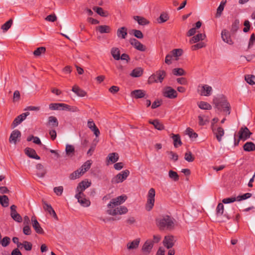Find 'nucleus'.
<instances>
[{
  "label": "nucleus",
  "mask_w": 255,
  "mask_h": 255,
  "mask_svg": "<svg viewBox=\"0 0 255 255\" xmlns=\"http://www.w3.org/2000/svg\"><path fill=\"white\" fill-rule=\"evenodd\" d=\"M127 199V196L123 195L112 199L107 205V213L112 216L126 214L128 212V208L124 206H119L125 202Z\"/></svg>",
  "instance_id": "1"
},
{
  "label": "nucleus",
  "mask_w": 255,
  "mask_h": 255,
  "mask_svg": "<svg viewBox=\"0 0 255 255\" xmlns=\"http://www.w3.org/2000/svg\"><path fill=\"white\" fill-rule=\"evenodd\" d=\"M174 220L170 216L162 215L155 219V223L160 230H171L174 227Z\"/></svg>",
  "instance_id": "2"
},
{
  "label": "nucleus",
  "mask_w": 255,
  "mask_h": 255,
  "mask_svg": "<svg viewBox=\"0 0 255 255\" xmlns=\"http://www.w3.org/2000/svg\"><path fill=\"white\" fill-rule=\"evenodd\" d=\"M215 107L220 111H223L227 115H230L231 107L228 102L227 98L223 95L215 97L213 99Z\"/></svg>",
  "instance_id": "3"
},
{
  "label": "nucleus",
  "mask_w": 255,
  "mask_h": 255,
  "mask_svg": "<svg viewBox=\"0 0 255 255\" xmlns=\"http://www.w3.org/2000/svg\"><path fill=\"white\" fill-rule=\"evenodd\" d=\"M166 76V72L164 70H159L156 72L155 74L151 75L148 80L149 84L153 83H157L158 82H162L163 80Z\"/></svg>",
  "instance_id": "4"
},
{
  "label": "nucleus",
  "mask_w": 255,
  "mask_h": 255,
  "mask_svg": "<svg viewBox=\"0 0 255 255\" xmlns=\"http://www.w3.org/2000/svg\"><path fill=\"white\" fill-rule=\"evenodd\" d=\"M155 191L154 189L151 188L149 189L147 194V199L145 205V209L150 211L153 207L155 202Z\"/></svg>",
  "instance_id": "5"
},
{
  "label": "nucleus",
  "mask_w": 255,
  "mask_h": 255,
  "mask_svg": "<svg viewBox=\"0 0 255 255\" xmlns=\"http://www.w3.org/2000/svg\"><path fill=\"white\" fill-rule=\"evenodd\" d=\"M129 171L128 169L123 170L114 177L111 180L113 184L122 183L125 181L129 175Z\"/></svg>",
  "instance_id": "6"
},
{
  "label": "nucleus",
  "mask_w": 255,
  "mask_h": 255,
  "mask_svg": "<svg viewBox=\"0 0 255 255\" xmlns=\"http://www.w3.org/2000/svg\"><path fill=\"white\" fill-rule=\"evenodd\" d=\"M238 134L239 139L237 142H235V144L236 145L239 144L240 139L245 140L248 139L252 134V132L250 131L248 128L245 127L240 128Z\"/></svg>",
  "instance_id": "7"
},
{
  "label": "nucleus",
  "mask_w": 255,
  "mask_h": 255,
  "mask_svg": "<svg viewBox=\"0 0 255 255\" xmlns=\"http://www.w3.org/2000/svg\"><path fill=\"white\" fill-rule=\"evenodd\" d=\"M91 185V182L90 181H88V180H83L80 182L76 188V192L77 193L76 194L79 195H83L84 194L83 192L86 189L90 187Z\"/></svg>",
  "instance_id": "8"
},
{
  "label": "nucleus",
  "mask_w": 255,
  "mask_h": 255,
  "mask_svg": "<svg viewBox=\"0 0 255 255\" xmlns=\"http://www.w3.org/2000/svg\"><path fill=\"white\" fill-rule=\"evenodd\" d=\"M211 128L217 140L219 142L221 141L222 137L224 135V129L221 127H217L215 125H213V124L211 126Z\"/></svg>",
  "instance_id": "9"
},
{
  "label": "nucleus",
  "mask_w": 255,
  "mask_h": 255,
  "mask_svg": "<svg viewBox=\"0 0 255 255\" xmlns=\"http://www.w3.org/2000/svg\"><path fill=\"white\" fill-rule=\"evenodd\" d=\"M163 95L165 97L169 99H174L177 97V93L174 89L168 86L164 89Z\"/></svg>",
  "instance_id": "10"
},
{
  "label": "nucleus",
  "mask_w": 255,
  "mask_h": 255,
  "mask_svg": "<svg viewBox=\"0 0 255 255\" xmlns=\"http://www.w3.org/2000/svg\"><path fill=\"white\" fill-rule=\"evenodd\" d=\"M43 204V208L44 210L48 213L50 215L52 216V217L56 220H58V218L56 215V212L51 206V205L48 204L46 201L43 200L42 201Z\"/></svg>",
  "instance_id": "11"
},
{
  "label": "nucleus",
  "mask_w": 255,
  "mask_h": 255,
  "mask_svg": "<svg viewBox=\"0 0 255 255\" xmlns=\"http://www.w3.org/2000/svg\"><path fill=\"white\" fill-rule=\"evenodd\" d=\"M75 197L78 200V202L80 205L84 207H89L91 204V202L89 200L85 198V195L76 194Z\"/></svg>",
  "instance_id": "12"
},
{
  "label": "nucleus",
  "mask_w": 255,
  "mask_h": 255,
  "mask_svg": "<svg viewBox=\"0 0 255 255\" xmlns=\"http://www.w3.org/2000/svg\"><path fill=\"white\" fill-rule=\"evenodd\" d=\"M21 136V132L18 129L13 130L9 138V142L11 143L16 144L17 141H19V138Z\"/></svg>",
  "instance_id": "13"
},
{
  "label": "nucleus",
  "mask_w": 255,
  "mask_h": 255,
  "mask_svg": "<svg viewBox=\"0 0 255 255\" xmlns=\"http://www.w3.org/2000/svg\"><path fill=\"white\" fill-rule=\"evenodd\" d=\"M29 115V112L22 113V114L17 116L13 121L11 127L13 128L17 126L20 124L23 121H24L26 117Z\"/></svg>",
  "instance_id": "14"
},
{
  "label": "nucleus",
  "mask_w": 255,
  "mask_h": 255,
  "mask_svg": "<svg viewBox=\"0 0 255 255\" xmlns=\"http://www.w3.org/2000/svg\"><path fill=\"white\" fill-rule=\"evenodd\" d=\"M129 43L136 49L139 51H144L146 49L145 46L135 38L130 39Z\"/></svg>",
  "instance_id": "15"
},
{
  "label": "nucleus",
  "mask_w": 255,
  "mask_h": 255,
  "mask_svg": "<svg viewBox=\"0 0 255 255\" xmlns=\"http://www.w3.org/2000/svg\"><path fill=\"white\" fill-rule=\"evenodd\" d=\"M174 238L173 236H168L164 237L163 243L167 249H171L174 245Z\"/></svg>",
  "instance_id": "16"
},
{
  "label": "nucleus",
  "mask_w": 255,
  "mask_h": 255,
  "mask_svg": "<svg viewBox=\"0 0 255 255\" xmlns=\"http://www.w3.org/2000/svg\"><path fill=\"white\" fill-rule=\"evenodd\" d=\"M212 88L208 85H203L201 87L200 95L204 96H209L211 95Z\"/></svg>",
  "instance_id": "17"
},
{
  "label": "nucleus",
  "mask_w": 255,
  "mask_h": 255,
  "mask_svg": "<svg viewBox=\"0 0 255 255\" xmlns=\"http://www.w3.org/2000/svg\"><path fill=\"white\" fill-rule=\"evenodd\" d=\"M31 221L32 223V227L35 230V232L39 234H43L44 231L42 228L40 227V224L38 222L35 216L32 217Z\"/></svg>",
  "instance_id": "18"
},
{
  "label": "nucleus",
  "mask_w": 255,
  "mask_h": 255,
  "mask_svg": "<svg viewBox=\"0 0 255 255\" xmlns=\"http://www.w3.org/2000/svg\"><path fill=\"white\" fill-rule=\"evenodd\" d=\"M46 173V170L44 166L40 163H38L36 165V174L37 177L43 178Z\"/></svg>",
  "instance_id": "19"
},
{
  "label": "nucleus",
  "mask_w": 255,
  "mask_h": 255,
  "mask_svg": "<svg viewBox=\"0 0 255 255\" xmlns=\"http://www.w3.org/2000/svg\"><path fill=\"white\" fill-rule=\"evenodd\" d=\"M221 37L223 40L229 44L232 45L234 42L231 38L229 32L226 29H224L221 32Z\"/></svg>",
  "instance_id": "20"
},
{
  "label": "nucleus",
  "mask_w": 255,
  "mask_h": 255,
  "mask_svg": "<svg viewBox=\"0 0 255 255\" xmlns=\"http://www.w3.org/2000/svg\"><path fill=\"white\" fill-rule=\"evenodd\" d=\"M153 246V244L151 240H147L144 244L142 248V251L143 252L146 254H148Z\"/></svg>",
  "instance_id": "21"
},
{
  "label": "nucleus",
  "mask_w": 255,
  "mask_h": 255,
  "mask_svg": "<svg viewBox=\"0 0 255 255\" xmlns=\"http://www.w3.org/2000/svg\"><path fill=\"white\" fill-rule=\"evenodd\" d=\"M88 127L94 132L95 135L97 137L100 134V132L98 128L96 127L93 121L89 120L87 123Z\"/></svg>",
  "instance_id": "22"
},
{
  "label": "nucleus",
  "mask_w": 255,
  "mask_h": 255,
  "mask_svg": "<svg viewBox=\"0 0 255 255\" xmlns=\"http://www.w3.org/2000/svg\"><path fill=\"white\" fill-rule=\"evenodd\" d=\"M131 97L135 99H139L144 97L146 96L145 91L142 90H135L131 92Z\"/></svg>",
  "instance_id": "23"
},
{
  "label": "nucleus",
  "mask_w": 255,
  "mask_h": 255,
  "mask_svg": "<svg viewBox=\"0 0 255 255\" xmlns=\"http://www.w3.org/2000/svg\"><path fill=\"white\" fill-rule=\"evenodd\" d=\"M25 153L30 158L40 159V157L36 154L35 150L32 148L26 147L25 149Z\"/></svg>",
  "instance_id": "24"
},
{
  "label": "nucleus",
  "mask_w": 255,
  "mask_h": 255,
  "mask_svg": "<svg viewBox=\"0 0 255 255\" xmlns=\"http://www.w3.org/2000/svg\"><path fill=\"white\" fill-rule=\"evenodd\" d=\"M58 121L56 117L50 116L48 119L47 126L51 128H56L58 126Z\"/></svg>",
  "instance_id": "25"
},
{
  "label": "nucleus",
  "mask_w": 255,
  "mask_h": 255,
  "mask_svg": "<svg viewBox=\"0 0 255 255\" xmlns=\"http://www.w3.org/2000/svg\"><path fill=\"white\" fill-rule=\"evenodd\" d=\"M206 37V35L204 34L198 33L195 36L192 37L189 40L190 44L195 43L199 42L200 40H204Z\"/></svg>",
  "instance_id": "26"
},
{
  "label": "nucleus",
  "mask_w": 255,
  "mask_h": 255,
  "mask_svg": "<svg viewBox=\"0 0 255 255\" xmlns=\"http://www.w3.org/2000/svg\"><path fill=\"white\" fill-rule=\"evenodd\" d=\"M72 91L79 97H83L87 95V93L77 85H74L72 87Z\"/></svg>",
  "instance_id": "27"
},
{
  "label": "nucleus",
  "mask_w": 255,
  "mask_h": 255,
  "mask_svg": "<svg viewBox=\"0 0 255 255\" xmlns=\"http://www.w3.org/2000/svg\"><path fill=\"white\" fill-rule=\"evenodd\" d=\"M127 28L126 27H122L118 29L117 34L119 38L125 39L128 35Z\"/></svg>",
  "instance_id": "28"
},
{
  "label": "nucleus",
  "mask_w": 255,
  "mask_h": 255,
  "mask_svg": "<svg viewBox=\"0 0 255 255\" xmlns=\"http://www.w3.org/2000/svg\"><path fill=\"white\" fill-rule=\"evenodd\" d=\"M143 69L141 67H136L132 70L130 76L132 77H139L142 75Z\"/></svg>",
  "instance_id": "29"
},
{
  "label": "nucleus",
  "mask_w": 255,
  "mask_h": 255,
  "mask_svg": "<svg viewBox=\"0 0 255 255\" xmlns=\"http://www.w3.org/2000/svg\"><path fill=\"white\" fill-rule=\"evenodd\" d=\"M171 138L173 140V144L175 148H177L182 144L179 134H171Z\"/></svg>",
  "instance_id": "30"
},
{
  "label": "nucleus",
  "mask_w": 255,
  "mask_h": 255,
  "mask_svg": "<svg viewBox=\"0 0 255 255\" xmlns=\"http://www.w3.org/2000/svg\"><path fill=\"white\" fill-rule=\"evenodd\" d=\"M93 9L99 15L102 17H107L109 16V13L108 11H105L102 7L98 6H94Z\"/></svg>",
  "instance_id": "31"
},
{
  "label": "nucleus",
  "mask_w": 255,
  "mask_h": 255,
  "mask_svg": "<svg viewBox=\"0 0 255 255\" xmlns=\"http://www.w3.org/2000/svg\"><path fill=\"white\" fill-rule=\"evenodd\" d=\"M96 30L98 31L100 33H108L111 31V27L108 25H100L96 27Z\"/></svg>",
  "instance_id": "32"
},
{
  "label": "nucleus",
  "mask_w": 255,
  "mask_h": 255,
  "mask_svg": "<svg viewBox=\"0 0 255 255\" xmlns=\"http://www.w3.org/2000/svg\"><path fill=\"white\" fill-rule=\"evenodd\" d=\"M140 239L139 238L136 239L132 241L131 242L128 243L127 244V248L128 250L135 249L138 248Z\"/></svg>",
  "instance_id": "33"
},
{
  "label": "nucleus",
  "mask_w": 255,
  "mask_h": 255,
  "mask_svg": "<svg viewBox=\"0 0 255 255\" xmlns=\"http://www.w3.org/2000/svg\"><path fill=\"white\" fill-rule=\"evenodd\" d=\"M133 19L141 25H145L149 23V21L147 19L140 16H133Z\"/></svg>",
  "instance_id": "34"
},
{
  "label": "nucleus",
  "mask_w": 255,
  "mask_h": 255,
  "mask_svg": "<svg viewBox=\"0 0 255 255\" xmlns=\"http://www.w3.org/2000/svg\"><path fill=\"white\" fill-rule=\"evenodd\" d=\"M149 123L153 125L154 128L158 130H161L164 129L163 125L158 120H154L153 121H149Z\"/></svg>",
  "instance_id": "35"
},
{
  "label": "nucleus",
  "mask_w": 255,
  "mask_h": 255,
  "mask_svg": "<svg viewBox=\"0 0 255 255\" xmlns=\"http://www.w3.org/2000/svg\"><path fill=\"white\" fill-rule=\"evenodd\" d=\"M111 53L114 59L116 60H119L120 59V50L118 48H112Z\"/></svg>",
  "instance_id": "36"
},
{
  "label": "nucleus",
  "mask_w": 255,
  "mask_h": 255,
  "mask_svg": "<svg viewBox=\"0 0 255 255\" xmlns=\"http://www.w3.org/2000/svg\"><path fill=\"white\" fill-rule=\"evenodd\" d=\"M92 164V161L91 160H88L81 166L80 169L81 171H83V174H84L90 168Z\"/></svg>",
  "instance_id": "37"
},
{
  "label": "nucleus",
  "mask_w": 255,
  "mask_h": 255,
  "mask_svg": "<svg viewBox=\"0 0 255 255\" xmlns=\"http://www.w3.org/2000/svg\"><path fill=\"white\" fill-rule=\"evenodd\" d=\"M244 150L246 151H252L255 150V144L254 143L250 141L246 142L243 146Z\"/></svg>",
  "instance_id": "38"
},
{
  "label": "nucleus",
  "mask_w": 255,
  "mask_h": 255,
  "mask_svg": "<svg viewBox=\"0 0 255 255\" xmlns=\"http://www.w3.org/2000/svg\"><path fill=\"white\" fill-rule=\"evenodd\" d=\"M83 174V172L81 171L80 168H79L74 172H73V173H72L70 175L69 178L71 180H74L79 178Z\"/></svg>",
  "instance_id": "39"
},
{
  "label": "nucleus",
  "mask_w": 255,
  "mask_h": 255,
  "mask_svg": "<svg viewBox=\"0 0 255 255\" xmlns=\"http://www.w3.org/2000/svg\"><path fill=\"white\" fill-rule=\"evenodd\" d=\"M240 27V21L239 19H236L232 23L231 28V32L234 34L239 29Z\"/></svg>",
  "instance_id": "40"
},
{
  "label": "nucleus",
  "mask_w": 255,
  "mask_h": 255,
  "mask_svg": "<svg viewBox=\"0 0 255 255\" xmlns=\"http://www.w3.org/2000/svg\"><path fill=\"white\" fill-rule=\"evenodd\" d=\"M65 151L67 155L71 156H73L75 152L74 146L70 144H67L66 146Z\"/></svg>",
  "instance_id": "41"
},
{
  "label": "nucleus",
  "mask_w": 255,
  "mask_h": 255,
  "mask_svg": "<svg viewBox=\"0 0 255 255\" xmlns=\"http://www.w3.org/2000/svg\"><path fill=\"white\" fill-rule=\"evenodd\" d=\"M109 160L111 161L112 163H115L119 160V155L117 153L113 152L110 153L108 155Z\"/></svg>",
  "instance_id": "42"
},
{
  "label": "nucleus",
  "mask_w": 255,
  "mask_h": 255,
  "mask_svg": "<svg viewBox=\"0 0 255 255\" xmlns=\"http://www.w3.org/2000/svg\"><path fill=\"white\" fill-rule=\"evenodd\" d=\"M169 19L168 14L166 13H162L160 16L157 18V20L159 23H162L166 22Z\"/></svg>",
  "instance_id": "43"
},
{
  "label": "nucleus",
  "mask_w": 255,
  "mask_h": 255,
  "mask_svg": "<svg viewBox=\"0 0 255 255\" xmlns=\"http://www.w3.org/2000/svg\"><path fill=\"white\" fill-rule=\"evenodd\" d=\"M0 204L4 207H6L9 205V199L7 196L3 195L0 197Z\"/></svg>",
  "instance_id": "44"
},
{
  "label": "nucleus",
  "mask_w": 255,
  "mask_h": 255,
  "mask_svg": "<svg viewBox=\"0 0 255 255\" xmlns=\"http://www.w3.org/2000/svg\"><path fill=\"white\" fill-rule=\"evenodd\" d=\"M199 107L203 110H211L212 106L208 103L201 101L198 104Z\"/></svg>",
  "instance_id": "45"
},
{
  "label": "nucleus",
  "mask_w": 255,
  "mask_h": 255,
  "mask_svg": "<svg viewBox=\"0 0 255 255\" xmlns=\"http://www.w3.org/2000/svg\"><path fill=\"white\" fill-rule=\"evenodd\" d=\"M169 177L174 181H177L179 179V175L177 173L173 170H170L168 173Z\"/></svg>",
  "instance_id": "46"
},
{
  "label": "nucleus",
  "mask_w": 255,
  "mask_h": 255,
  "mask_svg": "<svg viewBox=\"0 0 255 255\" xmlns=\"http://www.w3.org/2000/svg\"><path fill=\"white\" fill-rule=\"evenodd\" d=\"M10 216L14 221L20 223L22 221V217L17 212L10 213Z\"/></svg>",
  "instance_id": "47"
},
{
  "label": "nucleus",
  "mask_w": 255,
  "mask_h": 255,
  "mask_svg": "<svg viewBox=\"0 0 255 255\" xmlns=\"http://www.w3.org/2000/svg\"><path fill=\"white\" fill-rule=\"evenodd\" d=\"M184 158L188 162H193L195 159V157L190 151H188L185 153Z\"/></svg>",
  "instance_id": "48"
},
{
  "label": "nucleus",
  "mask_w": 255,
  "mask_h": 255,
  "mask_svg": "<svg viewBox=\"0 0 255 255\" xmlns=\"http://www.w3.org/2000/svg\"><path fill=\"white\" fill-rule=\"evenodd\" d=\"M224 211V205L222 203H220L218 204L216 208V214L217 216L223 215Z\"/></svg>",
  "instance_id": "49"
},
{
  "label": "nucleus",
  "mask_w": 255,
  "mask_h": 255,
  "mask_svg": "<svg viewBox=\"0 0 255 255\" xmlns=\"http://www.w3.org/2000/svg\"><path fill=\"white\" fill-rule=\"evenodd\" d=\"M12 19H10L1 26V28L3 31H7L11 27L12 24Z\"/></svg>",
  "instance_id": "50"
},
{
  "label": "nucleus",
  "mask_w": 255,
  "mask_h": 255,
  "mask_svg": "<svg viewBox=\"0 0 255 255\" xmlns=\"http://www.w3.org/2000/svg\"><path fill=\"white\" fill-rule=\"evenodd\" d=\"M186 133L189 136L190 138H196L198 136L197 133L194 132L193 130L190 128H188L186 129Z\"/></svg>",
  "instance_id": "51"
},
{
  "label": "nucleus",
  "mask_w": 255,
  "mask_h": 255,
  "mask_svg": "<svg viewBox=\"0 0 255 255\" xmlns=\"http://www.w3.org/2000/svg\"><path fill=\"white\" fill-rule=\"evenodd\" d=\"M183 51L181 49H175L171 51L169 54L172 57H179L182 54Z\"/></svg>",
  "instance_id": "52"
},
{
  "label": "nucleus",
  "mask_w": 255,
  "mask_h": 255,
  "mask_svg": "<svg viewBox=\"0 0 255 255\" xmlns=\"http://www.w3.org/2000/svg\"><path fill=\"white\" fill-rule=\"evenodd\" d=\"M45 51H46V49L45 47H38L33 52V54L35 56H39L42 53H44Z\"/></svg>",
  "instance_id": "53"
},
{
  "label": "nucleus",
  "mask_w": 255,
  "mask_h": 255,
  "mask_svg": "<svg viewBox=\"0 0 255 255\" xmlns=\"http://www.w3.org/2000/svg\"><path fill=\"white\" fill-rule=\"evenodd\" d=\"M61 103H51L49 104V108L51 110H61Z\"/></svg>",
  "instance_id": "54"
},
{
  "label": "nucleus",
  "mask_w": 255,
  "mask_h": 255,
  "mask_svg": "<svg viewBox=\"0 0 255 255\" xmlns=\"http://www.w3.org/2000/svg\"><path fill=\"white\" fill-rule=\"evenodd\" d=\"M173 73L174 75L182 76L185 75V72L182 68H175L173 70Z\"/></svg>",
  "instance_id": "55"
},
{
  "label": "nucleus",
  "mask_w": 255,
  "mask_h": 255,
  "mask_svg": "<svg viewBox=\"0 0 255 255\" xmlns=\"http://www.w3.org/2000/svg\"><path fill=\"white\" fill-rule=\"evenodd\" d=\"M205 46V44L204 42H199L195 45H193L191 46V48L192 50L195 51L197 49H200L201 48L204 47Z\"/></svg>",
  "instance_id": "56"
},
{
  "label": "nucleus",
  "mask_w": 255,
  "mask_h": 255,
  "mask_svg": "<svg viewBox=\"0 0 255 255\" xmlns=\"http://www.w3.org/2000/svg\"><path fill=\"white\" fill-rule=\"evenodd\" d=\"M132 33L137 38L141 39L143 37V35L142 32L139 30L133 29L132 30Z\"/></svg>",
  "instance_id": "57"
},
{
  "label": "nucleus",
  "mask_w": 255,
  "mask_h": 255,
  "mask_svg": "<svg viewBox=\"0 0 255 255\" xmlns=\"http://www.w3.org/2000/svg\"><path fill=\"white\" fill-rule=\"evenodd\" d=\"M23 247L26 251H30L32 249V244L30 242L25 241L23 242Z\"/></svg>",
  "instance_id": "58"
},
{
  "label": "nucleus",
  "mask_w": 255,
  "mask_h": 255,
  "mask_svg": "<svg viewBox=\"0 0 255 255\" xmlns=\"http://www.w3.org/2000/svg\"><path fill=\"white\" fill-rule=\"evenodd\" d=\"M10 239L8 237H4L1 241H0L1 245L3 247H7L10 243Z\"/></svg>",
  "instance_id": "59"
},
{
  "label": "nucleus",
  "mask_w": 255,
  "mask_h": 255,
  "mask_svg": "<svg viewBox=\"0 0 255 255\" xmlns=\"http://www.w3.org/2000/svg\"><path fill=\"white\" fill-rule=\"evenodd\" d=\"M199 120V125L200 126H204L208 122L207 118L204 116L199 115L198 117Z\"/></svg>",
  "instance_id": "60"
},
{
  "label": "nucleus",
  "mask_w": 255,
  "mask_h": 255,
  "mask_svg": "<svg viewBox=\"0 0 255 255\" xmlns=\"http://www.w3.org/2000/svg\"><path fill=\"white\" fill-rule=\"evenodd\" d=\"M53 191L57 196H61L63 192V187L62 186L55 187L54 188Z\"/></svg>",
  "instance_id": "61"
},
{
  "label": "nucleus",
  "mask_w": 255,
  "mask_h": 255,
  "mask_svg": "<svg viewBox=\"0 0 255 255\" xmlns=\"http://www.w3.org/2000/svg\"><path fill=\"white\" fill-rule=\"evenodd\" d=\"M57 17L55 13H53L47 16L45 18V20L47 21L54 22L57 20Z\"/></svg>",
  "instance_id": "62"
},
{
  "label": "nucleus",
  "mask_w": 255,
  "mask_h": 255,
  "mask_svg": "<svg viewBox=\"0 0 255 255\" xmlns=\"http://www.w3.org/2000/svg\"><path fill=\"white\" fill-rule=\"evenodd\" d=\"M167 154L170 155V158L174 161H176L178 159V155L171 151H168L166 152Z\"/></svg>",
  "instance_id": "63"
},
{
  "label": "nucleus",
  "mask_w": 255,
  "mask_h": 255,
  "mask_svg": "<svg viewBox=\"0 0 255 255\" xmlns=\"http://www.w3.org/2000/svg\"><path fill=\"white\" fill-rule=\"evenodd\" d=\"M245 80L249 84L253 85L255 84V77L253 75H248L245 77Z\"/></svg>",
  "instance_id": "64"
}]
</instances>
